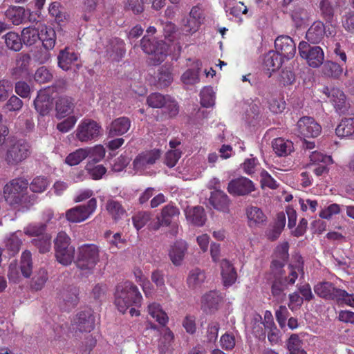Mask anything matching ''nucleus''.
Returning a JSON list of instances; mask_svg holds the SVG:
<instances>
[{
	"instance_id": "f257e3e1",
	"label": "nucleus",
	"mask_w": 354,
	"mask_h": 354,
	"mask_svg": "<svg viewBox=\"0 0 354 354\" xmlns=\"http://www.w3.org/2000/svg\"><path fill=\"white\" fill-rule=\"evenodd\" d=\"M142 299L138 287L132 282L127 281L116 286L115 305L122 313H124L131 306H140Z\"/></svg>"
},
{
	"instance_id": "f03ea898",
	"label": "nucleus",
	"mask_w": 354,
	"mask_h": 354,
	"mask_svg": "<svg viewBox=\"0 0 354 354\" xmlns=\"http://www.w3.org/2000/svg\"><path fill=\"white\" fill-rule=\"evenodd\" d=\"M28 183L23 178H15L7 183L3 189L4 198L8 204L17 207L26 204Z\"/></svg>"
},
{
	"instance_id": "7ed1b4c3",
	"label": "nucleus",
	"mask_w": 354,
	"mask_h": 354,
	"mask_svg": "<svg viewBox=\"0 0 354 354\" xmlns=\"http://www.w3.org/2000/svg\"><path fill=\"white\" fill-rule=\"evenodd\" d=\"M99 253L98 247L94 244H84L77 248L75 263L83 274L93 272L100 261Z\"/></svg>"
},
{
	"instance_id": "20e7f679",
	"label": "nucleus",
	"mask_w": 354,
	"mask_h": 354,
	"mask_svg": "<svg viewBox=\"0 0 354 354\" xmlns=\"http://www.w3.org/2000/svg\"><path fill=\"white\" fill-rule=\"evenodd\" d=\"M30 153V146L25 140L15 137L8 138V147L4 159L8 165H17L25 160Z\"/></svg>"
},
{
	"instance_id": "39448f33",
	"label": "nucleus",
	"mask_w": 354,
	"mask_h": 354,
	"mask_svg": "<svg viewBox=\"0 0 354 354\" xmlns=\"http://www.w3.org/2000/svg\"><path fill=\"white\" fill-rule=\"evenodd\" d=\"M54 248L57 261L64 265H70L74 259L75 247L71 239L64 232H59L54 240Z\"/></svg>"
},
{
	"instance_id": "423d86ee",
	"label": "nucleus",
	"mask_w": 354,
	"mask_h": 354,
	"mask_svg": "<svg viewBox=\"0 0 354 354\" xmlns=\"http://www.w3.org/2000/svg\"><path fill=\"white\" fill-rule=\"evenodd\" d=\"M142 50L150 55V64L158 65L162 63L167 55V48L162 41L151 40L146 35L140 41Z\"/></svg>"
},
{
	"instance_id": "0eeeda50",
	"label": "nucleus",
	"mask_w": 354,
	"mask_h": 354,
	"mask_svg": "<svg viewBox=\"0 0 354 354\" xmlns=\"http://www.w3.org/2000/svg\"><path fill=\"white\" fill-rule=\"evenodd\" d=\"M298 50L300 56L306 60L310 67L318 68L324 63V53L320 46H312L302 41L299 44Z\"/></svg>"
},
{
	"instance_id": "6e6552de",
	"label": "nucleus",
	"mask_w": 354,
	"mask_h": 354,
	"mask_svg": "<svg viewBox=\"0 0 354 354\" xmlns=\"http://www.w3.org/2000/svg\"><path fill=\"white\" fill-rule=\"evenodd\" d=\"M102 127L95 121L91 119L83 120L75 131L76 138L82 142L95 140L101 134Z\"/></svg>"
},
{
	"instance_id": "1a4fd4ad",
	"label": "nucleus",
	"mask_w": 354,
	"mask_h": 354,
	"mask_svg": "<svg viewBox=\"0 0 354 354\" xmlns=\"http://www.w3.org/2000/svg\"><path fill=\"white\" fill-rule=\"evenodd\" d=\"M97 208V200L91 198L86 205H80L68 209L66 218L71 223H80L86 220Z\"/></svg>"
},
{
	"instance_id": "9d476101",
	"label": "nucleus",
	"mask_w": 354,
	"mask_h": 354,
	"mask_svg": "<svg viewBox=\"0 0 354 354\" xmlns=\"http://www.w3.org/2000/svg\"><path fill=\"white\" fill-rule=\"evenodd\" d=\"M256 189L254 183L246 177H239L231 180L227 187V192L232 196H246Z\"/></svg>"
},
{
	"instance_id": "9b49d317",
	"label": "nucleus",
	"mask_w": 354,
	"mask_h": 354,
	"mask_svg": "<svg viewBox=\"0 0 354 354\" xmlns=\"http://www.w3.org/2000/svg\"><path fill=\"white\" fill-rule=\"evenodd\" d=\"M78 295V289L75 286L62 288L57 296L59 308L63 310H69L75 308L79 301Z\"/></svg>"
},
{
	"instance_id": "f8f14e48",
	"label": "nucleus",
	"mask_w": 354,
	"mask_h": 354,
	"mask_svg": "<svg viewBox=\"0 0 354 354\" xmlns=\"http://www.w3.org/2000/svg\"><path fill=\"white\" fill-rule=\"evenodd\" d=\"M299 135L304 138L317 137L321 131V126L311 117H303L297 122Z\"/></svg>"
},
{
	"instance_id": "ddd939ff",
	"label": "nucleus",
	"mask_w": 354,
	"mask_h": 354,
	"mask_svg": "<svg viewBox=\"0 0 354 354\" xmlns=\"http://www.w3.org/2000/svg\"><path fill=\"white\" fill-rule=\"evenodd\" d=\"M276 52L281 57L292 59L296 53V44L293 39L288 35L279 36L274 41Z\"/></svg>"
},
{
	"instance_id": "4468645a",
	"label": "nucleus",
	"mask_w": 354,
	"mask_h": 354,
	"mask_svg": "<svg viewBox=\"0 0 354 354\" xmlns=\"http://www.w3.org/2000/svg\"><path fill=\"white\" fill-rule=\"evenodd\" d=\"M179 215V209L176 205L169 203L162 208L160 214L157 216L158 222L152 228L158 230L160 226L168 227L174 220L178 218Z\"/></svg>"
},
{
	"instance_id": "2eb2a0df",
	"label": "nucleus",
	"mask_w": 354,
	"mask_h": 354,
	"mask_svg": "<svg viewBox=\"0 0 354 354\" xmlns=\"http://www.w3.org/2000/svg\"><path fill=\"white\" fill-rule=\"evenodd\" d=\"M314 291L319 297L326 299L337 301L339 297L344 294L342 289L337 288L334 285L328 281L318 283L314 287Z\"/></svg>"
},
{
	"instance_id": "dca6fc26",
	"label": "nucleus",
	"mask_w": 354,
	"mask_h": 354,
	"mask_svg": "<svg viewBox=\"0 0 354 354\" xmlns=\"http://www.w3.org/2000/svg\"><path fill=\"white\" fill-rule=\"evenodd\" d=\"M209 203L217 211L230 213L231 201L223 191L215 187V190L211 192Z\"/></svg>"
},
{
	"instance_id": "f3484780",
	"label": "nucleus",
	"mask_w": 354,
	"mask_h": 354,
	"mask_svg": "<svg viewBox=\"0 0 354 354\" xmlns=\"http://www.w3.org/2000/svg\"><path fill=\"white\" fill-rule=\"evenodd\" d=\"M160 150L157 149L140 153L133 160L134 169L137 170L146 169L153 165L160 158Z\"/></svg>"
},
{
	"instance_id": "a211bd4d",
	"label": "nucleus",
	"mask_w": 354,
	"mask_h": 354,
	"mask_svg": "<svg viewBox=\"0 0 354 354\" xmlns=\"http://www.w3.org/2000/svg\"><path fill=\"white\" fill-rule=\"evenodd\" d=\"M57 59L59 67L65 71L72 69L73 66H75L77 68L81 66L80 64L77 63L79 59V55L68 47H66L59 51Z\"/></svg>"
},
{
	"instance_id": "6ab92c4d",
	"label": "nucleus",
	"mask_w": 354,
	"mask_h": 354,
	"mask_svg": "<svg viewBox=\"0 0 354 354\" xmlns=\"http://www.w3.org/2000/svg\"><path fill=\"white\" fill-rule=\"evenodd\" d=\"M75 328L80 332L89 333L94 328L95 319L91 310L78 313L74 319Z\"/></svg>"
},
{
	"instance_id": "aec40b11",
	"label": "nucleus",
	"mask_w": 354,
	"mask_h": 354,
	"mask_svg": "<svg viewBox=\"0 0 354 354\" xmlns=\"http://www.w3.org/2000/svg\"><path fill=\"white\" fill-rule=\"evenodd\" d=\"M322 92L329 99L330 102L332 103L337 111H342L346 107V95L338 88L325 86Z\"/></svg>"
},
{
	"instance_id": "412c9836",
	"label": "nucleus",
	"mask_w": 354,
	"mask_h": 354,
	"mask_svg": "<svg viewBox=\"0 0 354 354\" xmlns=\"http://www.w3.org/2000/svg\"><path fill=\"white\" fill-rule=\"evenodd\" d=\"M75 100L69 96H59L55 102L56 117L59 119L65 118L73 112Z\"/></svg>"
},
{
	"instance_id": "4be33fe9",
	"label": "nucleus",
	"mask_w": 354,
	"mask_h": 354,
	"mask_svg": "<svg viewBox=\"0 0 354 354\" xmlns=\"http://www.w3.org/2000/svg\"><path fill=\"white\" fill-rule=\"evenodd\" d=\"M52 97L45 90H40L38 92L36 99L34 100V105L36 111L41 115L49 113L52 109Z\"/></svg>"
},
{
	"instance_id": "5701e85b",
	"label": "nucleus",
	"mask_w": 354,
	"mask_h": 354,
	"mask_svg": "<svg viewBox=\"0 0 354 354\" xmlns=\"http://www.w3.org/2000/svg\"><path fill=\"white\" fill-rule=\"evenodd\" d=\"M326 35V27L321 21H315L308 28L306 34L308 43L319 44Z\"/></svg>"
},
{
	"instance_id": "b1692460",
	"label": "nucleus",
	"mask_w": 354,
	"mask_h": 354,
	"mask_svg": "<svg viewBox=\"0 0 354 354\" xmlns=\"http://www.w3.org/2000/svg\"><path fill=\"white\" fill-rule=\"evenodd\" d=\"M131 121L127 117H120L111 122L109 127V137L122 136L130 129Z\"/></svg>"
},
{
	"instance_id": "393cba45",
	"label": "nucleus",
	"mask_w": 354,
	"mask_h": 354,
	"mask_svg": "<svg viewBox=\"0 0 354 354\" xmlns=\"http://www.w3.org/2000/svg\"><path fill=\"white\" fill-rule=\"evenodd\" d=\"M221 301L217 292L210 291L203 297L201 308L207 314H212L218 310Z\"/></svg>"
},
{
	"instance_id": "a878e982",
	"label": "nucleus",
	"mask_w": 354,
	"mask_h": 354,
	"mask_svg": "<svg viewBox=\"0 0 354 354\" xmlns=\"http://www.w3.org/2000/svg\"><path fill=\"white\" fill-rule=\"evenodd\" d=\"M27 12L24 7L11 6L5 12L7 19L13 25L18 26L24 23L28 17Z\"/></svg>"
},
{
	"instance_id": "bb28decb",
	"label": "nucleus",
	"mask_w": 354,
	"mask_h": 354,
	"mask_svg": "<svg viewBox=\"0 0 354 354\" xmlns=\"http://www.w3.org/2000/svg\"><path fill=\"white\" fill-rule=\"evenodd\" d=\"M186 219L196 226H203L206 221L205 210L201 206L187 207L185 210Z\"/></svg>"
},
{
	"instance_id": "cd10ccee",
	"label": "nucleus",
	"mask_w": 354,
	"mask_h": 354,
	"mask_svg": "<svg viewBox=\"0 0 354 354\" xmlns=\"http://www.w3.org/2000/svg\"><path fill=\"white\" fill-rule=\"evenodd\" d=\"M187 250V243L183 240L176 241L169 251V256L171 262L176 265L179 266L185 255Z\"/></svg>"
},
{
	"instance_id": "c85d7f7f",
	"label": "nucleus",
	"mask_w": 354,
	"mask_h": 354,
	"mask_svg": "<svg viewBox=\"0 0 354 354\" xmlns=\"http://www.w3.org/2000/svg\"><path fill=\"white\" fill-rule=\"evenodd\" d=\"M246 215L250 227H257L266 223L267 217L262 209L256 206H249L246 208Z\"/></svg>"
},
{
	"instance_id": "c756f323",
	"label": "nucleus",
	"mask_w": 354,
	"mask_h": 354,
	"mask_svg": "<svg viewBox=\"0 0 354 354\" xmlns=\"http://www.w3.org/2000/svg\"><path fill=\"white\" fill-rule=\"evenodd\" d=\"M221 275L223 285L232 286L236 280L237 274L233 266L227 259H223L221 263Z\"/></svg>"
},
{
	"instance_id": "7c9ffc66",
	"label": "nucleus",
	"mask_w": 354,
	"mask_h": 354,
	"mask_svg": "<svg viewBox=\"0 0 354 354\" xmlns=\"http://www.w3.org/2000/svg\"><path fill=\"white\" fill-rule=\"evenodd\" d=\"M282 57L276 51H269L263 58V68L270 74L278 70L282 65Z\"/></svg>"
},
{
	"instance_id": "2f4dec72",
	"label": "nucleus",
	"mask_w": 354,
	"mask_h": 354,
	"mask_svg": "<svg viewBox=\"0 0 354 354\" xmlns=\"http://www.w3.org/2000/svg\"><path fill=\"white\" fill-rule=\"evenodd\" d=\"M202 63L197 60L194 62L192 68L187 69L181 76L182 82L185 84H195L199 82V73L201 71Z\"/></svg>"
},
{
	"instance_id": "473e14b6",
	"label": "nucleus",
	"mask_w": 354,
	"mask_h": 354,
	"mask_svg": "<svg viewBox=\"0 0 354 354\" xmlns=\"http://www.w3.org/2000/svg\"><path fill=\"white\" fill-rule=\"evenodd\" d=\"M44 48L47 50H52L55 45L56 34L53 28L42 26L39 32V39Z\"/></svg>"
},
{
	"instance_id": "72a5a7b5",
	"label": "nucleus",
	"mask_w": 354,
	"mask_h": 354,
	"mask_svg": "<svg viewBox=\"0 0 354 354\" xmlns=\"http://www.w3.org/2000/svg\"><path fill=\"white\" fill-rule=\"evenodd\" d=\"M274 151L278 156H286L293 151V144L288 140L277 138L272 142Z\"/></svg>"
},
{
	"instance_id": "f704fd0d",
	"label": "nucleus",
	"mask_w": 354,
	"mask_h": 354,
	"mask_svg": "<svg viewBox=\"0 0 354 354\" xmlns=\"http://www.w3.org/2000/svg\"><path fill=\"white\" fill-rule=\"evenodd\" d=\"M174 333L169 328L165 329L158 342V348L161 353H171L174 350Z\"/></svg>"
},
{
	"instance_id": "c9c22d12",
	"label": "nucleus",
	"mask_w": 354,
	"mask_h": 354,
	"mask_svg": "<svg viewBox=\"0 0 354 354\" xmlns=\"http://www.w3.org/2000/svg\"><path fill=\"white\" fill-rule=\"evenodd\" d=\"M22 235L21 232L18 231L10 234L5 239V247L9 252V255L15 256L19 251L21 239L19 236Z\"/></svg>"
},
{
	"instance_id": "e433bc0d",
	"label": "nucleus",
	"mask_w": 354,
	"mask_h": 354,
	"mask_svg": "<svg viewBox=\"0 0 354 354\" xmlns=\"http://www.w3.org/2000/svg\"><path fill=\"white\" fill-rule=\"evenodd\" d=\"M172 81V67L169 65L162 66L158 70L157 86L160 88H166Z\"/></svg>"
},
{
	"instance_id": "4c0bfd02",
	"label": "nucleus",
	"mask_w": 354,
	"mask_h": 354,
	"mask_svg": "<svg viewBox=\"0 0 354 354\" xmlns=\"http://www.w3.org/2000/svg\"><path fill=\"white\" fill-rule=\"evenodd\" d=\"M106 209L115 221L121 219L126 214V210L122 205L114 199H109L106 201Z\"/></svg>"
},
{
	"instance_id": "58836bf2",
	"label": "nucleus",
	"mask_w": 354,
	"mask_h": 354,
	"mask_svg": "<svg viewBox=\"0 0 354 354\" xmlns=\"http://www.w3.org/2000/svg\"><path fill=\"white\" fill-rule=\"evenodd\" d=\"M288 284L281 276H276L271 286L272 295L277 300L283 301L286 297L284 293Z\"/></svg>"
},
{
	"instance_id": "ea45409f",
	"label": "nucleus",
	"mask_w": 354,
	"mask_h": 354,
	"mask_svg": "<svg viewBox=\"0 0 354 354\" xmlns=\"http://www.w3.org/2000/svg\"><path fill=\"white\" fill-rule=\"evenodd\" d=\"M335 133L338 137L354 135V118L342 119L337 125Z\"/></svg>"
},
{
	"instance_id": "a19ab883",
	"label": "nucleus",
	"mask_w": 354,
	"mask_h": 354,
	"mask_svg": "<svg viewBox=\"0 0 354 354\" xmlns=\"http://www.w3.org/2000/svg\"><path fill=\"white\" fill-rule=\"evenodd\" d=\"M6 46L13 51H19L22 48L21 37L18 33L10 31L3 36Z\"/></svg>"
},
{
	"instance_id": "79ce46f5",
	"label": "nucleus",
	"mask_w": 354,
	"mask_h": 354,
	"mask_svg": "<svg viewBox=\"0 0 354 354\" xmlns=\"http://www.w3.org/2000/svg\"><path fill=\"white\" fill-rule=\"evenodd\" d=\"M148 313L160 325L165 326L168 322V316L159 304L152 303L149 304L148 306Z\"/></svg>"
},
{
	"instance_id": "37998d69",
	"label": "nucleus",
	"mask_w": 354,
	"mask_h": 354,
	"mask_svg": "<svg viewBox=\"0 0 354 354\" xmlns=\"http://www.w3.org/2000/svg\"><path fill=\"white\" fill-rule=\"evenodd\" d=\"M205 279V272L199 268H194L189 271L187 279L188 286L196 288L200 286Z\"/></svg>"
},
{
	"instance_id": "c03bdc74",
	"label": "nucleus",
	"mask_w": 354,
	"mask_h": 354,
	"mask_svg": "<svg viewBox=\"0 0 354 354\" xmlns=\"http://www.w3.org/2000/svg\"><path fill=\"white\" fill-rule=\"evenodd\" d=\"M39 32L40 30L31 26L24 28L21 36L23 43L26 46L35 44L39 39Z\"/></svg>"
},
{
	"instance_id": "a18cd8bd",
	"label": "nucleus",
	"mask_w": 354,
	"mask_h": 354,
	"mask_svg": "<svg viewBox=\"0 0 354 354\" xmlns=\"http://www.w3.org/2000/svg\"><path fill=\"white\" fill-rule=\"evenodd\" d=\"M88 156H89V151L86 148H80L69 153L65 159V162L70 166H75Z\"/></svg>"
},
{
	"instance_id": "49530a36",
	"label": "nucleus",
	"mask_w": 354,
	"mask_h": 354,
	"mask_svg": "<svg viewBox=\"0 0 354 354\" xmlns=\"http://www.w3.org/2000/svg\"><path fill=\"white\" fill-rule=\"evenodd\" d=\"M342 66L336 62L326 61L324 63L322 73L326 76L338 78L342 75Z\"/></svg>"
},
{
	"instance_id": "de8ad7c7",
	"label": "nucleus",
	"mask_w": 354,
	"mask_h": 354,
	"mask_svg": "<svg viewBox=\"0 0 354 354\" xmlns=\"http://www.w3.org/2000/svg\"><path fill=\"white\" fill-rule=\"evenodd\" d=\"M20 269L24 277L28 278L31 275L32 263L30 252L26 250L22 253Z\"/></svg>"
},
{
	"instance_id": "09e8293b",
	"label": "nucleus",
	"mask_w": 354,
	"mask_h": 354,
	"mask_svg": "<svg viewBox=\"0 0 354 354\" xmlns=\"http://www.w3.org/2000/svg\"><path fill=\"white\" fill-rule=\"evenodd\" d=\"M32 243L39 250V252H48L51 248V236L48 234L41 235L39 238L33 239Z\"/></svg>"
},
{
	"instance_id": "8fccbe9b",
	"label": "nucleus",
	"mask_w": 354,
	"mask_h": 354,
	"mask_svg": "<svg viewBox=\"0 0 354 354\" xmlns=\"http://www.w3.org/2000/svg\"><path fill=\"white\" fill-rule=\"evenodd\" d=\"M86 170L89 176L93 180H100L106 173V168L102 165H95L88 162L86 166Z\"/></svg>"
},
{
	"instance_id": "3c124183",
	"label": "nucleus",
	"mask_w": 354,
	"mask_h": 354,
	"mask_svg": "<svg viewBox=\"0 0 354 354\" xmlns=\"http://www.w3.org/2000/svg\"><path fill=\"white\" fill-rule=\"evenodd\" d=\"M48 280L47 271L41 268L33 277L31 283V288L36 291L41 290Z\"/></svg>"
},
{
	"instance_id": "603ef678",
	"label": "nucleus",
	"mask_w": 354,
	"mask_h": 354,
	"mask_svg": "<svg viewBox=\"0 0 354 354\" xmlns=\"http://www.w3.org/2000/svg\"><path fill=\"white\" fill-rule=\"evenodd\" d=\"M288 269V276L283 279L288 285H293L299 274L303 277L304 274V268L301 266V263H299V264L289 265Z\"/></svg>"
},
{
	"instance_id": "864d4df0",
	"label": "nucleus",
	"mask_w": 354,
	"mask_h": 354,
	"mask_svg": "<svg viewBox=\"0 0 354 354\" xmlns=\"http://www.w3.org/2000/svg\"><path fill=\"white\" fill-rule=\"evenodd\" d=\"M201 104L203 107H211L214 104V92L212 87L205 86L201 91Z\"/></svg>"
},
{
	"instance_id": "5fc2aeb1",
	"label": "nucleus",
	"mask_w": 354,
	"mask_h": 354,
	"mask_svg": "<svg viewBox=\"0 0 354 354\" xmlns=\"http://www.w3.org/2000/svg\"><path fill=\"white\" fill-rule=\"evenodd\" d=\"M169 95H163L159 93H153L147 97V104L152 108L164 107Z\"/></svg>"
},
{
	"instance_id": "6e6d98bb",
	"label": "nucleus",
	"mask_w": 354,
	"mask_h": 354,
	"mask_svg": "<svg viewBox=\"0 0 354 354\" xmlns=\"http://www.w3.org/2000/svg\"><path fill=\"white\" fill-rule=\"evenodd\" d=\"M151 218L149 212H139L132 217L134 227L138 230L142 228Z\"/></svg>"
},
{
	"instance_id": "4d7b16f0",
	"label": "nucleus",
	"mask_w": 354,
	"mask_h": 354,
	"mask_svg": "<svg viewBox=\"0 0 354 354\" xmlns=\"http://www.w3.org/2000/svg\"><path fill=\"white\" fill-rule=\"evenodd\" d=\"M46 228L44 223L30 224L24 229V233L28 236L39 238L41 235L47 234L45 233Z\"/></svg>"
},
{
	"instance_id": "13d9d810",
	"label": "nucleus",
	"mask_w": 354,
	"mask_h": 354,
	"mask_svg": "<svg viewBox=\"0 0 354 354\" xmlns=\"http://www.w3.org/2000/svg\"><path fill=\"white\" fill-rule=\"evenodd\" d=\"M220 329V324L216 321H211L208 323L206 331V339L209 343L216 342L218 338V333Z\"/></svg>"
},
{
	"instance_id": "bf43d9fd",
	"label": "nucleus",
	"mask_w": 354,
	"mask_h": 354,
	"mask_svg": "<svg viewBox=\"0 0 354 354\" xmlns=\"http://www.w3.org/2000/svg\"><path fill=\"white\" fill-rule=\"evenodd\" d=\"M308 18V12L304 8L297 7L292 10V19L297 26H301Z\"/></svg>"
},
{
	"instance_id": "052dcab7",
	"label": "nucleus",
	"mask_w": 354,
	"mask_h": 354,
	"mask_svg": "<svg viewBox=\"0 0 354 354\" xmlns=\"http://www.w3.org/2000/svg\"><path fill=\"white\" fill-rule=\"evenodd\" d=\"M48 184L46 178L37 176L35 178L30 184V189L35 193H41L46 189Z\"/></svg>"
},
{
	"instance_id": "680f3d73",
	"label": "nucleus",
	"mask_w": 354,
	"mask_h": 354,
	"mask_svg": "<svg viewBox=\"0 0 354 354\" xmlns=\"http://www.w3.org/2000/svg\"><path fill=\"white\" fill-rule=\"evenodd\" d=\"M322 16L327 21H330L334 15V8L329 0H322L319 3Z\"/></svg>"
},
{
	"instance_id": "e2e57ef3",
	"label": "nucleus",
	"mask_w": 354,
	"mask_h": 354,
	"mask_svg": "<svg viewBox=\"0 0 354 354\" xmlns=\"http://www.w3.org/2000/svg\"><path fill=\"white\" fill-rule=\"evenodd\" d=\"M287 348L290 353L304 350L303 342L297 334L290 335L287 342Z\"/></svg>"
},
{
	"instance_id": "0e129e2a",
	"label": "nucleus",
	"mask_w": 354,
	"mask_h": 354,
	"mask_svg": "<svg viewBox=\"0 0 354 354\" xmlns=\"http://www.w3.org/2000/svg\"><path fill=\"white\" fill-rule=\"evenodd\" d=\"M109 57L113 61L118 62L125 54L124 43L122 40H117L116 44L113 46L111 51H108Z\"/></svg>"
},
{
	"instance_id": "69168bd1",
	"label": "nucleus",
	"mask_w": 354,
	"mask_h": 354,
	"mask_svg": "<svg viewBox=\"0 0 354 354\" xmlns=\"http://www.w3.org/2000/svg\"><path fill=\"white\" fill-rule=\"evenodd\" d=\"M34 79L39 84H44L49 82L53 79V75L48 69L41 66L36 71Z\"/></svg>"
},
{
	"instance_id": "338daca9",
	"label": "nucleus",
	"mask_w": 354,
	"mask_h": 354,
	"mask_svg": "<svg viewBox=\"0 0 354 354\" xmlns=\"http://www.w3.org/2000/svg\"><path fill=\"white\" fill-rule=\"evenodd\" d=\"M261 177V186L263 189L268 187L272 189H275L278 187L277 181L270 175V174L266 171L262 170L260 174Z\"/></svg>"
},
{
	"instance_id": "774afa93",
	"label": "nucleus",
	"mask_w": 354,
	"mask_h": 354,
	"mask_svg": "<svg viewBox=\"0 0 354 354\" xmlns=\"http://www.w3.org/2000/svg\"><path fill=\"white\" fill-rule=\"evenodd\" d=\"M344 30L349 33H354V11L346 12L342 19Z\"/></svg>"
}]
</instances>
